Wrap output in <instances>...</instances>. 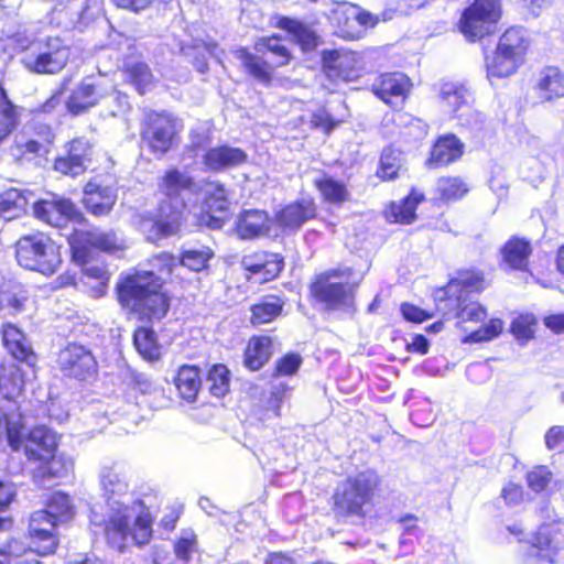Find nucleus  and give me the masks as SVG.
<instances>
[{"instance_id":"34","label":"nucleus","mask_w":564,"mask_h":564,"mask_svg":"<svg viewBox=\"0 0 564 564\" xmlns=\"http://www.w3.org/2000/svg\"><path fill=\"white\" fill-rule=\"evenodd\" d=\"M205 194L206 198L203 210L208 219H204V221L209 227H219L226 218L229 208L225 188L220 184L209 183L205 188Z\"/></svg>"},{"instance_id":"48","label":"nucleus","mask_w":564,"mask_h":564,"mask_svg":"<svg viewBox=\"0 0 564 564\" xmlns=\"http://www.w3.org/2000/svg\"><path fill=\"white\" fill-rule=\"evenodd\" d=\"M218 46L216 43H205L197 44L195 46H188L183 48L184 55L187 57H193V64L199 73H205L207 70V56H213L218 58Z\"/></svg>"},{"instance_id":"37","label":"nucleus","mask_w":564,"mask_h":564,"mask_svg":"<svg viewBox=\"0 0 564 564\" xmlns=\"http://www.w3.org/2000/svg\"><path fill=\"white\" fill-rule=\"evenodd\" d=\"M523 64L495 46L485 57V68L488 78H507L518 72Z\"/></svg>"},{"instance_id":"13","label":"nucleus","mask_w":564,"mask_h":564,"mask_svg":"<svg viewBox=\"0 0 564 564\" xmlns=\"http://www.w3.org/2000/svg\"><path fill=\"white\" fill-rule=\"evenodd\" d=\"M435 311L445 321L456 319L457 324L481 323L487 317V308L467 296H434Z\"/></svg>"},{"instance_id":"16","label":"nucleus","mask_w":564,"mask_h":564,"mask_svg":"<svg viewBox=\"0 0 564 564\" xmlns=\"http://www.w3.org/2000/svg\"><path fill=\"white\" fill-rule=\"evenodd\" d=\"M465 154V143L453 132L437 135L424 161L427 170H440L458 162Z\"/></svg>"},{"instance_id":"39","label":"nucleus","mask_w":564,"mask_h":564,"mask_svg":"<svg viewBox=\"0 0 564 564\" xmlns=\"http://www.w3.org/2000/svg\"><path fill=\"white\" fill-rule=\"evenodd\" d=\"M274 354L273 340L269 335H256L249 339V371L263 368Z\"/></svg>"},{"instance_id":"47","label":"nucleus","mask_w":564,"mask_h":564,"mask_svg":"<svg viewBox=\"0 0 564 564\" xmlns=\"http://www.w3.org/2000/svg\"><path fill=\"white\" fill-rule=\"evenodd\" d=\"M47 511L58 523H64L73 519L75 514L74 506L69 496L63 492L53 494L46 505Z\"/></svg>"},{"instance_id":"46","label":"nucleus","mask_w":564,"mask_h":564,"mask_svg":"<svg viewBox=\"0 0 564 564\" xmlns=\"http://www.w3.org/2000/svg\"><path fill=\"white\" fill-rule=\"evenodd\" d=\"M133 341L139 354L147 360H158L161 356V347L156 341L152 329L141 327L134 332Z\"/></svg>"},{"instance_id":"29","label":"nucleus","mask_w":564,"mask_h":564,"mask_svg":"<svg viewBox=\"0 0 564 564\" xmlns=\"http://www.w3.org/2000/svg\"><path fill=\"white\" fill-rule=\"evenodd\" d=\"M117 200V189L111 185H101L96 181L88 182L84 189V205L95 216L110 213Z\"/></svg>"},{"instance_id":"56","label":"nucleus","mask_w":564,"mask_h":564,"mask_svg":"<svg viewBox=\"0 0 564 564\" xmlns=\"http://www.w3.org/2000/svg\"><path fill=\"white\" fill-rule=\"evenodd\" d=\"M552 479V473L545 466H535L525 475L528 487L534 492L544 491Z\"/></svg>"},{"instance_id":"26","label":"nucleus","mask_w":564,"mask_h":564,"mask_svg":"<svg viewBox=\"0 0 564 564\" xmlns=\"http://www.w3.org/2000/svg\"><path fill=\"white\" fill-rule=\"evenodd\" d=\"M532 252L528 238L511 236L500 248L501 264L512 271L528 272Z\"/></svg>"},{"instance_id":"14","label":"nucleus","mask_w":564,"mask_h":564,"mask_svg":"<svg viewBox=\"0 0 564 564\" xmlns=\"http://www.w3.org/2000/svg\"><path fill=\"white\" fill-rule=\"evenodd\" d=\"M490 285L484 270L469 267L459 268L455 275L449 278L445 285L435 290L434 296H467L480 294Z\"/></svg>"},{"instance_id":"21","label":"nucleus","mask_w":564,"mask_h":564,"mask_svg":"<svg viewBox=\"0 0 564 564\" xmlns=\"http://www.w3.org/2000/svg\"><path fill=\"white\" fill-rule=\"evenodd\" d=\"M22 444L28 459L40 463L56 453L57 436L47 427L37 426L31 430L24 441H22V430H20V442L18 447L13 449H19Z\"/></svg>"},{"instance_id":"30","label":"nucleus","mask_w":564,"mask_h":564,"mask_svg":"<svg viewBox=\"0 0 564 564\" xmlns=\"http://www.w3.org/2000/svg\"><path fill=\"white\" fill-rule=\"evenodd\" d=\"M496 47L524 64L531 52L532 40L524 28L513 25L503 31Z\"/></svg>"},{"instance_id":"44","label":"nucleus","mask_w":564,"mask_h":564,"mask_svg":"<svg viewBox=\"0 0 564 564\" xmlns=\"http://www.w3.org/2000/svg\"><path fill=\"white\" fill-rule=\"evenodd\" d=\"M26 196L17 188H10L0 194V217L10 220L25 212Z\"/></svg>"},{"instance_id":"11","label":"nucleus","mask_w":564,"mask_h":564,"mask_svg":"<svg viewBox=\"0 0 564 564\" xmlns=\"http://www.w3.org/2000/svg\"><path fill=\"white\" fill-rule=\"evenodd\" d=\"M176 134L174 118L166 112L149 111L143 119L142 141L154 154L169 151Z\"/></svg>"},{"instance_id":"64","label":"nucleus","mask_w":564,"mask_h":564,"mask_svg":"<svg viewBox=\"0 0 564 564\" xmlns=\"http://www.w3.org/2000/svg\"><path fill=\"white\" fill-rule=\"evenodd\" d=\"M545 446L547 449L553 451L564 444V426L550 427L544 436Z\"/></svg>"},{"instance_id":"41","label":"nucleus","mask_w":564,"mask_h":564,"mask_svg":"<svg viewBox=\"0 0 564 564\" xmlns=\"http://www.w3.org/2000/svg\"><path fill=\"white\" fill-rule=\"evenodd\" d=\"M245 158V153L239 149L218 147L205 154L204 162L208 169L217 171L240 164Z\"/></svg>"},{"instance_id":"45","label":"nucleus","mask_w":564,"mask_h":564,"mask_svg":"<svg viewBox=\"0 0 564 564\" xmlns=\"http://www.w3.org/2000/svg\"><path fill=\"white\" fill-rule=\"evenodd\" d=\"M538 318L531 313H522L514 317L509 326V330L514 339L521 346H525L535 337Z\"/></svg>"},{"instance_id":"59","label":"nucleus","mask_w":564,"mask_h":564,"mask_svg":"<svg viewBox=\"0 0 564 564\" xmlns=\"http://www.w3.org/2000/svg\"><path fill=\"white\" fill-rule=\"evenodd\" d=\"M152 269L148 272H153V278L160 279V283L164 276H169L175 265V258L169 253H160L151 260Z\"/></svg>"},{"instance_id":"35","label":"nucleus","mask_w":564,"mask_h":564,"mask_svg":"<svg viewBox=\"0 0 564 564\" xmlns=\"http://www.w3.org/2000/svg\"><path fill=\"white\" fill-rule=\"evenodd\" d=\"M2 340L15 360L24 361L29 367L34 366L36 358L25 335L15 325L7 323L2 326Z\"/></svg>"},{"instance_id":"7","label":"nucleus","mask_w":564,"mask_h":564,"mask_svg":"<svg viewBox=\"0 0 564 564\" xmlns=\"http://www.w3.org/2000/svg\"><path fill=\"white\" fill-rule=\"evenodd\" d=\"M350 268L329 269L313 276L308 285L311 300L322 304L327 311L339 310L352 301V288L348 282L333 281L335 278H349Z\"/></svg>"},{"instance_id":"1","label":"nucleus","mask_w":564,"mask_h":564,"mask_svg":"<svg viewBox=\"0 0 564 564\" xmlns=\"http://www.w3.org/2000/svg\"><path fill=\"white\" fill-rule=\"evenodd\" d=\"M99 481L108 511L99 516L93 510L91 523L104 525L108 543L120 552L132 543H148L152 535L150 514L141 501H127L129 485L124 467L117 463L102 466Z\"/></svg>"},{"instance_id":"9","label":"nucleus","mask_w":564,"mask_h":564,"mask_svg":"<svg viewBox=\"0 0 564 564\" xmlns=\"http://www.w3.org/2000/svg\"><path fill=\"white\" fill-rule=\"evenodd\" d=\"M69 59V48L59 37L39 40L33 45V53L22 57L26 69L35 74H56L61 72Z\"/></svg>"},{"instance_id":"6","label":"nucleus","mask_w":564,"mask_h":564,"mask_svg":"<svg viewBox=\"0 0 564 564\" xmlns=\"http://www.w3.org/2000/svg\"><path fill=\"white\" fill-rule=\"evenodd\" d=\"M502 14L501 0H473L462 11L457 29L469 42H477L496 32Z\"/></svg>"},{"instance_id":"38","label":"nucleus","mask_w":564,"mask_h":564,"mask_svg":"<svg viewBox=\"0 0 564 564\" xmlns=\"http://www.w3.org/2000/svg\"><path fill=\"white\" fill-rule=\"evenodd\" d=\"M180 397L186 402H194L202 386L199 369L195 366H182L174 379Z\"/></svg>"},{"instance_id":"10","label":"nucleus","mask_w":564,"mask_h":564,"mask_svg":"<svg viewBox=\"0 0 564 564\" xmlns=\"http://www.w3.org/2000/svg\"><path fill=\"white\" fill-rule=\"evenodd\" d=\"M330 21L335 28V34L347 41L361 39L365 32L378 22L371 13L347 2L338 4L332 11Z\"/></svg>"},{"instance_id":"61","label":"nucleus","mask_w":564,"mask_h":564,"mask_svg":"<svg viewBox=\"0 0 564 564\" xmlns=\"http://www.w3.org/2000/svg\"><path fill=\"white\" fill-rule=\"evenodd\" d=\"M400 314L404 321L413 324H421L434 316L433 312L423 310L411 302H402L400 304Z\"/></svg>"},{"instance_id":"60","label":"nucleus","mask_w":564,"mask_h":564,"mask_svg":"<svg viewBox=\"0 0 564 564\" xmlns=\"http://www.w3.org/2000/svg\"><path fill=\"white\" fill-rule=\"evenodd\" d=\"M212 256L209 250H187L182 254L181 264L193 271H200Z\"/></svg>"},{"instance_id":"12","label":"nucleus","mask_w":564,"mask_h":564,"mask_svg":"<svg viewBox=\"0 0 564 564\" xmlns=\"http://www.w3.org/2000/svg\"><path fill=\"white\" fill-rule=\"evenodd\" d=\"M322 69L333 83H350L360 76L359 57L355 52L345 50H324Z\"/></svg>"},{"instance_id":"20","label":"nucleus","mask_w":564,"mask_h":564,"mask_svg":"<svg viewBox=\"0 0 564 564\" xmlns=\"http://www.w3.org/2000/svg\"><path fill=\"white\" fill-rule=\"evenodd\" d=\"M563 549L564 533L550 524L540 525L529 541L531 555L549 563L556 562Z\"/></svg>"},{"instance_id":"19","label":"nucleus","mask_w":564,"mask_h":564,"mask_svg":"<svg viewBox=\"0 0 564 564\" xmlns=\"http://www.w3.org/2000/svg\"><path fill=\"white\" fill-rule=\"evenodd\" d=\"M317 205L312 197L299 198L283 205L274 215V220L283 231H295L305 223L316 219Z\"/></svg>"},{"instance_id":"49","label":"nucleus","mask_w":564,"mask_h":564,"mask_svg":"<svg viewBox=\"0 0 564 564\" xmlns=\"http://www.w3.org/2000/svg\"><path fill=\"white\" fill-rule=\"evenodd\" d=\"M341 123L343 119L333 116L324 106L314 110L310 117V128L318 130L325 135H329Z\"/></svg>"},{"instance_id":"32","label":"nucleus","mask_w":564,"mask_h":564,"mask_svg":"<svg viewBox=\"0 0 564 564\" xmlns=\"http://www.w3.org/2000/svg\"><path fill=\"white\" fill-rule=\"evenodd\" d=\"M284 269V258L276 252L258 251L251 256L249 275L256 276L260 283L279 278Z\"/></svg>"},{"instance_id":"28","label":"nucleus","mask_w":564,"mask_h":564,"mask_svg":"<svg viewBox=\"0 0 564 564\" xmlns=\"http://www.w3.org/2000/svg\"><path fill=\"white\" fill-rule=\"evenodd\" d=\"M274 26L289 34L303 52L315 51L321 43L318 34L301 20L279 15L275 18Z\"/></svg>"},{"instance_id":"5","label":"nucleus","mask_w":564,"mask_h":564,"mask_svg":"<svg viewBox=\"0 0 564 564\" xmlns=\"http://www.w3.org/2000/svg\"><path fill=\"white\" fill-rule=\"evenodd\" d=\"M15 257L21 267L45 275L55 273L62 262L59 248L43 232L21 237L17 242Z\"/></svg>"},{"instance_id":"8","label":"nucleus","mask_w":564,"mask_h":564,"mask_svg":"<svg viewBox=\"0 0 564 564\" xmlns=\"http://www.w3.org/2000/svg\"><path fill=\"white\" fill-rule=\"evenodd\" d=\"M254 53H249V73L259 80L271 82L276 68L286 66L292 54L280 35L262 37L254 43Z\"/></svg>"},{"instance_id":"51","label":"nucleus","mask_w":564,"mask_h":564,"mask_svg":"<svg viewBox=\"0 0 564 564\" xmlns=\"http://www.w3.org/2000/svg\"><path fill=\"white\" fill-rule=\"evenodd\" d=\"M25 552V547L22 542L18 540H10L4 544L0 545V564H41L35 560H26L19 557Z\"/></svg>"},{"instance_id":"43","label":"nucleus","mask_w":564,"mask_h":564,"mask_svg":"<svg viewBox=\"0 0 564 564\" xmlns=\"http://www.w3.org/2000/svg\"><path fill=\"white\" fill-rule=\"evenodd\" d=\"M73 460L64 455H56L40 462L39 468L34 471L36 479L63 478L69 475L73 469Z\"/></svg>"},{"instance_id":"55","label":"nucleus","mask_w":564,"mask_h":564,"mask_svg":"<svg viewBox=\"0 0 564 564\" xmlns=\"http://www.w3.org/2000/svg\"><path fill=\"white\" fill-rule=\"evenodd\" d=\"M302 365V357L297 352H288L280 357L272 369V377H291Z\"/></svg>"},{"instance_id":"63","label":"nucleus","mask_w":564,"mask_h":564,"mask_svg":"<svg viewBox=\"0 0 564 564\" xmlns=\"http://www.w3.org/2000/svg\"><path fill=\"white\" fill-rule=\"evenodd\" d=\"M289 387L285 383H280L271 389L268 398V408L271 409L276 415H280L281 405L286 397Z\"/></svg>"},{"instance_id":"2","label":"nucleus","mask_w":564,"mask_h":564,"mask_svg":"<svg viewBox=\"0 0 564 564\" xmlns=\"http://www.w3.org/2000/svg\"><path fill=\"white\" fill-rule=\"evenodd\" d=\"M383 478L375 469H364L340 480L332 494V511L337 519H364L382 492Z\"/></svg>"},{"instance_id":"24","label":"nucleus","mask_w":564,"mask_h":564,"mask_svg":"<svg viewBox=\"0 0 564 564\" xmlns=\"http://www.w3.org/2000/svg\"><path fill=\"white\" fill-rule=\"evenodd\" d=\"M424 199V194L412 187L403 198L389 202L382 216L388 224L411 225L417 219V207Z\"/></svg>"},{"instance_id":"15","label":"nucleus","mask_w":564,"mask_h":564,"mask_svg":"<svg viewBox=\"0 0 564 564\" xmlns=\"http://www.w3.org/2000/svg\"><path fill=\"white\" fill-rule=\"evenodd\" d=\"M412 82L401 72H388L380 74L370 87L371 93L390 107L403 105L408 99Z\"/></svg>"},{"instance_id":"4","label":"nucleus","mask_w":564,"mask_h":564,"mask_svg":"<svg viewBox=\"0 0 564 564\" xmlns=\"http://www.w3.org/2000/svg\"><path fill=\"white\" fill-rule=\"evenodd\" d=\"M160 279L153 272H135L118 286L120 302L151 318H162L169 310V301L160 290Z\"/></svg>"},{"instance_id":"18","label":"nucleus","mask_w":564,"mask_h":564,"mask_svg":"<svg viewBox=\"0 0 564 564\" xmlns=\"http://www.w3.org/2000/svg\"><path fill=\"white\" fill-rule=\"evenodd\" d=\"M59 523L45 510L32 513L29 535L34 551L41 555L53 553L58 545L56 527Z\"/></svg>"},{"instance_id":"17","label":"nucleus","mask_w":564,"mask_h":564,"mask_svg":"<svg viewBox=\"0 0 564 564\" xmlns=\"http://www.w3.org/2000/svg\"><path fill=\"white\" fill-rule=\"evenodd\" d=\"M57 362L65 376L79 380L93 376L97 368V362L90 350L75 343L68 344L59 351Z\"/></svg>"},{"instance_id":"22","label":"nucleus","mask_w":564,"mask_h":564,"mask_svg":"<svg viewBox=\"0 0 564 564\" xmlns=\"http://www.w3.org/2000/svg\"><path fill=\"white\" fill-rule=\"evenodd\" d=\"M440 98L444 106L462 124L478 121V113L467 100V89L456 83H444L440 89Z\"/></svg>"},{"instance_id":"25","label":"nucleus","mask_w":564,"mask_h":564,"mask_svg":"<svg viewBox=\"0 0 564 564\" xmlns=\"http://www.w3.org/2000/svg\"><path fill=\"white\" fill-rule=\"evenodd\" d=\"M93 145L85 138L73 139L68 144L66 156L56 159V171L70 176L84 173L91 160Z\"/></svg>"},{"instance_id":"42","label":"nucleus","mask_w":564,"mask_h":564,"mask_svg":"<svg viewBox=\"0 0 564 564\" xmlns=\"http://www.w3.org/2000/svg\"><path fill=\"white\" fill-rule=\"evenodd\" d=\"M97 101L98 94L95 85L89 79H85L73 91L66 102V107L70 113L79 115L94 107Z\"/></svg>"},{"instance_id":"36","label":"nucleus","mask_w":564,"mask_h":564,"mask_svg":"<svg viewBox=\"0 0 564 564\" xmlns=\"http://www.w3.org/2000/svg\"><path fill=\"white\" fill-rule=\"evenodd\" d=\"M284 303L279 295L268 294L252 304L250 323L253 326L271 323L275 321L283 312Z\"/></svg>"},{"instance_id":"40","label":"nucleus","mask_w":564,"mask_h":564,"mask_svg":"<svg viewBox=\"0 0 564 564\" xmlns=\"http://www.w3.org/2000/svg\"><path fill=\"white\" fill-rule=\"evenodd\" d=\"M401 171V151L389 144L380 153L375 175L381 182H391L399 177Z\"/></svg>"},{"instance_id":"3","label":"nucleus","mask_w":564,"mask_h":564,"mask_svg":"<svg viewBox=\"0 0 564 564\" xmlns=\"http://www.w3.org/2000/svg\"><path fill=\"white\" fill-rule=\"evenodd\" d=\"M197 183L185 172L177 169L166 171L158 180V193L161 196L159 204L160 219L152 224L162 236L176 232L181 215L188 208L197 195Z\"/></svg>"},{"instance_id":"57","label":"nucleus","mask_w":564,"mask_h":564,"mask_svg":"<svg viewBox=\"0 0 564 564\" xmlns=\"http://www.w3.org/2000/svg\"><path fill=\"white\" fill-rule=\"evenodd\" d=\"M86 241L91 247L107 252H113L120 248V242L113 232H88Z\"/></svg>"},{"instance_id":"27","label":"nucleus","mask_w":564,"mask_h":564,"mask_svg":"<svg viewBox=\"0 0 564 564\" xmlns=\"http://www.w3.org/2000/svg\"><path fill=\"white\" fill-rule=\"evenodd\" d=\"M470 185L462 175H442L436 180L433 205L441 207L462 200L468 195Z\"/></svg>"},{"instance_id":"23","label":"nucleus","mask_w":564,"mask_h":564,"mask_svg":"<svg viewBox=\"0 0 564 564\" xmlns=\"http://www.w3.org/2000/svg\"><path fill=\"white\" fill-rule=\"evenodd\" d=\"M535 97L541 104H549L564 97V72L553 65L542 67L532 84Z\"/></svg>"},{"instance_id":"31","label":"nucleus","mask_w":564,"mask_h":564,"mask_svg":"<svg viewBox=\"0 0 564 564\" xmlns=\"http://www.w3.org/2000/svg\"><path fill=\"white\" fill-rule=\"evenodd\" d=\"M33 212L36 218L55 227L63 226L76 216L75 205L65 198L39 202L34 205Z\"/></svg>"},{"instance_id":"50","label":"nucleus","mask_w":564,"mask_h":564,"mask_svg":"<svg viewBox=\"0 0 564 564\" xmlns=\"http://www.w3.org/2000/svg\"><path fill=\"white\" fill-rule=\"evenodd\" d=\"M502 321L500 318H491L488 323L466 335L464 341L469 344L489 341L498 337L502 333Z\"/></svg>"},{"instance_id":"53","label":"nucleus","mask_w":564,"mask_h":564,"mask_svg":"<svg viewBox=\"0 0 564 564\" xmlns=\"http://www.w3.org/2000/svg\"><path fill=\"white\" fill-rule=\"evenodd\" d=\"M126 73L140 94H144L145 89L153 83V75L144 63L127 65Z\"/></svg>"},{"instance_id":"54","label":"nucleus","mask_w":564,"mask_h":564,"mask_svg":"<svg viewBox=\"0 0 564 564\" xmlns=\"http://www.w3.org/2000/svg\"><path fill=\"white\" fill-rule=\"evenodd\" d=\"M209 384V390L215 397H224L229 389V371L224 365L214 366L209 372L207 378Z\"/></svg>"},{"instance_id":"52","label":"nucleus","mask_w":564,"mask_h":564,"mask_svg":"<svg viewBox=\"0 0 564 564\" xmlns=\"http://www.w3.org/2000/svg\"><path fill=\"white\" fill-rule=\"evenodd\" d=\"M274 221L264 210L249 209V237L268 236Z\"/></svg>"},{"instance_id":"58","label":"nucleus","mask_w":564,"mask_h":564,"mask_svg":"<svg viewBox=\"0 0 564 564\" xmlns=\"http://www.w3.org/2000/svg\"><path fill=\"white\" fill-rule=\"evenodd\" d=\"M196 547V536L193 532H183L182 536L175 543L174 552L180 564H187L191 560L192 553Z\"/></svg>"},{"instance_id":"33","label":"nucleus","mask_w":564,"mask_h":564,"mask_svg":"<svg viewBox=\"0 0 564 564\" xmlns=\"http://www.w3.org/2000/svg\"><path fill=\"white\" fill-rule=\"evenodd\" d=\"M314 187L319 193L323 203L333 206H343L351 199L347 183L323 172L313 181Z\"/></svg>"},{"instance_id":"62","label":"nucleus","mask_w":564,"mask_h":564,"mask_svg":"<svg viewBox=\"0 0 564 564\" xmlns=\"http://www.w3.org/2000/svg\"><path fill=\"white\" fill-rule=\"evenodd\" d=\"M500 497L507 506H518L524 501L525 492L520 484L510 481L502 487Z\"/></svg>"}]
</instances>
